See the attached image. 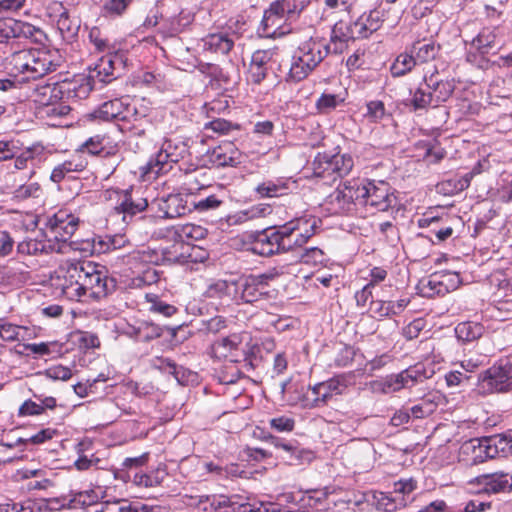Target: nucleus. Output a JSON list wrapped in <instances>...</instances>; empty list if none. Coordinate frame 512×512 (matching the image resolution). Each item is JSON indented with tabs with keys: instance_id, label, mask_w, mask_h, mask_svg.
Returning <instances> with one entry per match:
<instances>
[{
	"instance_id": "obj_45",
	"label": "nucleus",
	"mask_w": 512,
	"mask_h": 512,
	"mask_svg": "<svg viewBox=\"0 0 512 512\" xmlns=\"http://www.w3.org/2000/svg\"><path fill=\"white\" fill-rule=\"evenodd\" d=\"M62 294H65L69 299L75 300L82 303H89L90 300L98 301L103 297L107 296V290H92L88 293V290H70V293L67 290H61Z\"/></svg>"
},
{
	"instance_id": "obj_5",
	"label": "nucleus",
	"mask_w": 512,
	"mask_h": 512,
	"mask_svg": "<svg viewBox=\"0 0 512 512\" xmlns=\"http://www.w3.org/2000/svg\"><path fill=\"white\" fill-rule=\"evenodd\" d=\"M345 376L338 375L327 381L315 384L306 396L305 406L308 408L322 407L335 395H340L346 389Z\"/></svg>"
},
{
	"instance_id": "obj_26",
	"label": "nucleus",
	"mask_w": 512,
	"mask_h": 512,
	"mask_svg": "<svg viewBox=\"0 0 512 512\" xmlns=\"http://www.w3.org/2000/svg\"><path fill=\"white\" fill-rule=\"evenodd\" d=\"M165 218H177L186 215L191 209L181 194H171L163 199L159 205Z\"/></svg>"
},
{
	"instance_id": "obj_40",
	"label": "nucleus",
	"mask_w": 512,
	"mask_h": 512,
	"mask_svg": "<svg viewBox=\"0 0 512 512\" xmlns=\"http://www.w3.org/2000/svg\"><path fill=\"white\" fill-rule=\"evenodd\" d=\"M28 55L29 49H23L15 51L7 58V68L10 70L11 75H24L29 61Z\"/></svg>"
},
{
	"instance_id": "obj_55",
	"label": "nucleus",
	"mask_w": 512,
	"mask_h": 512,
	"mask_svg": "<svg viewBox=\"0 0 512 512\" xmlns=\"http://www.w3.org/2000/svg\"><path fill=\"white\" fill-rule=\"evenodd\" d=\"M42 194V189L38 183H30L21 185L14 193L13 197L17 200H26L28 198H39Z\"/></svg>"
},
{
	"instance_id": "obj_42",
	"label": "nucleus",
	"mask_w": 512,
	"mask_h": 512,
	"mask_svg": "<svg viewBox=\"0 0 512 512\" xmlns=\"http://www.w3.org/2000/svg\"><path fill=\"white\" fill-rule=\"evenodd\" d=\"M289 8V0H278L273 2L264 12L262 23L267 28L270 25H276V19L280 20L285 14V9Z\"/></svg>"
},
{
	"instance_id": "obj_39",
	"label": "nucleus",
	"mask_w": 512,
	"mask_h": 512,
	"mask_svg": "<svg viewBox=\"0 0 512 512\" xmlns=\"http://www.w3.org/2000/svg\"><path fill=\"white\" fill-rule=\"evenodd\" d=\"M57 28L64 39H73L79 31L80 24L77 19H71L68 12L63 10L57 20Z\"/></svg>"
},
{
	"instance_id": "obj_20",
	"label": "nucleus",
	"mask_w": 512,
	"mask_h": 512,
	"mask_svg": "<svg viewBox=\"0 0 512 512\" xmlns=\"http://www.w3.org/2000/svg\"><path fill=\"white\" fill-rule=\"evenodd\" d=\"M327 44L320 38L311 37L303 42L299 47V54L305 56L311 64L316 68L328 54H332L327 49Z\"/></svg>"
},
{
	"instance_id": "obj_50",
	"label": "nucleus",
	"mask_w": 512,
	"mask_h": 512,
	"mask_svg": "<svg viewBox=\"0 0 512 512\" xmlns=\"http://www.w3.org/2000/svg\"><path fill=\"white\" fill-rule=\"evenodd\" d=\"M9 23L13 25V38L33 39L40 32L38 28L27 22L13 19V22Z\"/></svg>"
},
{
	"instance_id": "obj_38",
	"label": "nucleus",
	"mask_w": 512,
	"mask_h": 512,
	"mask_svg": "<svg viewBox=\"0 0 512 512\" xmlns=\"http://www.w3.org/2000/svg\"><path fill=\"white\" fill-rule=\"evenodd\" d=\"M484 327L476 322H461L455 327V333L459 340L464 342L474 341L483 334Z\"/></svg>"
},
{
	"instance_id": "obj_4",
	"label": "nucleus",
	"mask_w": 512,
	"mask_h": 512,
	"mask_svg": "<svg viewBox=\"0 0 512 512\" xmlns=\"http://www.w3.org/2000/svg\"><path fill=\"white\" fill-rule=\"evenodd\" d=\"M364 195L363 205L370 206L376 211L384 212L395 205L396 197L390 185L382 180L364 179Z\"/></svg>"
},
{
	"instance_id": "obj_33",
	"label": "nucleus",
	"mask_w": 512,
	"mask_h": 512,
	"mask_svg": "<svg viewBox=\"0 0 512 512\" xmlns=\"http://www.w3.org/2000/svg\"><path fill=\"white\" fill-rule=\"evenodd\" d=\"M376 506L385 512H394L408 505L409 500L392 493L378 492L374 495Z\"/></svg>"
},
{
	"instance_id": "obj_13",
	"label": "nucleus",
	"mask_w": 512,
	"mask_h": 512,
	"mask_svg": "<svg viewBox=\"0 0 512 512\" xmlns=\"http://www.w3.org/2000/svg\"><path fill=\"white\" fill-rule=\"evenodd\" d=\"M267 440L270 441L274 447L281 449L285 453L282 457L290 465H301L305 462H310L314 457L312 451L300 447L295 440L286 441L272 435H269Z\"/></svg>"
},
{
	"instance_id": "obj_36",
	"label": "nucleus",
	"mask_w": 512,
	"mask_h": 512,
	"mask_svg": "<svg viewBox=\"0 0 512 512\" xmlns=\"http://www.w3.org/2000/svg\"><path fill=\"white\" fill-rule=\"evenodd\" d=\"M411 52L417 63H425L436 57L439 46H436L432 41H417L413 44Z\"/></svg>"
},
{
	"instance_id": "obj_11",
	"label": "nucleus",
	"mask_w": 512,
	"mask_h": 512,
	"mask_svg": "<svg viewBox=\"0 0 512 512\" xmlns=\"http://www.w3.org/2000/svg\"><path fill=\"white\" fill-rule=\"evenodd\" d=\"M279 52L277 47L256 50L251 57L249 77L255 84H260L267 76L271 64L277 61Z\"/></svg>"
},
{
	"instance_id": "obj_19",
	"label": "nucleus",
	"mask_w": 512,
	"mask_h": 512,
	"mask_svg": "<svg viewBox=\"0 0 512 512\" xmlns=\"http://www.w3.org/2000/svg\"><path fill=\"white\" fill-rule=\"evenodd\" d=\"M485 444L487 459H493L499 456H506L512 451V430L504 434L494 435L482 438Z\"/></svg>"
},
{
	"instance_id": "obj_56",
	"label": "nucleus",
	"mask_w": 512,
	"mask_h": 512,
	"mask_svg": "<svg viewBox=\"0 0 512 512\" xmlns=\"http://www.w3.org/2000/svg\"><path fill=\"white\" fill-rule=\"evenodd\" d=\"M145 297L148 302L152 303L150 310L153 312L163 314L166 317H171L177 312L175 306L158 300L157 296L152 293H147Z\"/></svg>"
},
{
	"instance_id": "obj_34",
	"label": "nucleus",
	"mask_w": 512,
	"mask_h": 512,
	"mask_svg": "<svg viewBox=\"0 0 512 512\" xmlns=\"http://www.w3.org/2000/svg\"><path fill=\"white\" fill-rule=\"evenodd\" d=\"M334 159L333 155H329L326 153H319L315 157L312 166L313 173L316 177L329 179L331 181H335V172L334 167L332 166V160Z\"/></svg>"
},
{
	"instance_id": "obj_41",
	"label": "nucleus",
	"mask_w": 512,
	"mask_h": 512,
	"mask_svg": "<svg viewBox=\"0 0 512 512\" xmlns=\"http://www.w3.org/2000/svg\"><path fill=\"white\" fill-rule=\"evenodd\" d=\"M160 282V271L153 266H148L132 279V288H142L143 286H151Z\"/></svg>"
},
{
	"instance_id": "obj_1",
	"label": "nucleus",
	"mask_w": 512,
	"mask_h": 512,
	"mask_svg": "<svg viewBox=\"0 0 512 512\" xmlns=\"http://www.w3.org/2000/svg\"><path fill=\"white\" fill-rule=\"evenodd\" d=\"M189 154L186 141L178 138L166 139L161 149L141 167L142 176L147 180L155 179L160 174L168 172L172 168V163H177Z\"/></svg>"
},
{
	"instance_id": "obj_32",
	"label": "nucleus",
	"mask_w": 512,
	"mask_h": 512,
	"mask_svg": "<svg viewBox=\"0 0 512 512\" xmlns=\"http://www.w3.org/2000/svg\"><path fill=\"white\" fill-rule=\"evenodd\" d=\"M125 333L131 338L148 342L159 338L162 335V329L158 325L143 321L137 327L129 326Z\"/></svg>"
},
{
	"instance_id": "obj_43",
	"label": "nucleus",
	"mask_w": 512,
	"mask_h": 512,
	"mask_svg": "<svg viewBox=\"0 0 512 512\" xmlns=\"http://www.w3.org/2000/svg\"><path fill=\"white\" fill-rule=\"evenodd\" d=\"M417 64L414 55L410 53H401L393 62L390 70L395 77H400L410 72Z\"/></svg>"
},
{
	"instance_id": "obj_27",
	"label": "nucleus",
	"mask_w": 512,
	"mask_h": 512,
	"mask_svg": "<svg viewBox=\"0 0 512 512\" xmlns=\"http://www.w3.org/2000/svg\"><path fill=\"white\" fill-rule=\"evenodd\" d=\"M425 85L432 92L434 106L447 101L452 95L455 85L450 80H435L433 75L425 77Z\"/></svg>"
},
{
	"instance_id": "obj_47",
	"label": "nucleus",
	"mask_w": 512,
	"mask_h": 512,
	"mask_svg": "<svg viewBox=\"0 0 512 512\" xmlns=\"http://www.w3.org/2000/svg\"><path fill=\"white\" fill-rule=\"evenodd\" d=\"M465 453H471L472 462L474 464L482 463L487 460L485 444L482 443V438L472 439L463 446Z\"/></svg>"
},
{
	"instance_id": "obj_49",
	"label": "nucleus",
	"mask_w": 512,
	"mask_h": 512,
	"mask_svg": "<svg viewBox=\"0 0 512 512\" xmlns=\"http://www.w3.org/2000/svg\"><path fill=\"white\" fill-rule=\"evenodd\" d=\"M333 156L332 166L334 167L336 179L346 176L354 165L352 157L347 154H335Z\"/></svg>"
},
{
	"instance_id": "obj_59",
	"label": "nucleus",
	"mask_w": 512,
	"mask_h": 512,
	"mask_svg": "<svg viewBox=\"0 0 512 512\" xmlns=\"http://www.w3.org/2000/svg\"><path fill=\"white\" fill-rule=\"evenodd\" d=\"M132 0H106L103 5V11L109 16H120L122 15Z\"/></svg>"
},
{
	"instance_id": "obj_54",
	"label": "nucleus",
	"mask_w": 512,
	"mask_h": 512,
	"mask_svg": "<svg viewBox=\"0 0 512 512\" xmlns=\"http://www.w3.org/2000/svg\"><path fill=\"white\" fill-rule=\"evenodd\" d=\"M412 105L415 110L426 109L430 105L434 106V100L430 89L419 87L413 94Z\"/></svg>"
},
{
	"instance_id": "obj_46",
	"label": "nucleus",
	"mask_w": 512,
	"mask_h": 512,
	"mask_svg": "<svg viewBox=\"0 0 512 512\" xmlns=\"http://www.w3.org/2000/svg\"><path fill=\"white\" fill-rule=\"evenodd\" d=\"M286 189L287 187L284 183L278 184L273 181H266L259 184L255 191L260 198H272L283 195Z\"/></svg>"
},
{
	"instance_id": "obj_23",
	"label": "nucleus",
	"mask_w": 512,
	"mask_h": 512,
	"mask_svg": "<svg viewBox=\"0 0 512 512\" xmlns=\"http://www.w3.org/2000/svg\"><path fill=\"white\" fill-rule=\"evenodd\" d=\"M121 64V57L117 54L103 56L89 75H94V80L98 79L99 82L108 83L113 79L116 65Z\"/></svg>"
},
{
	"instance_id": "obj_6",
	"label": "nucleus",
	"mask_w": 512,
	"mask_h": 512,
	"mask_svg": "<svg viewBox=\"0 0 512 512\" xmlns=\"http://www.w3.org/2000/svg\"><path fill=\"white\" fill-rule=\"evenodd\" d=\"M29 61L22 80L39 79L59 66L57 56L50 51L40 49H29Z\"/></svg>"
},
{
	"instance_id": "obj_8",
	"label": "nucleus",
	"mask_w": 512,
	"mask_h": 512,
	"mask_svg": "<svg viewBox=\"0 0 512 512\" xmlns=\"http://www.w3.org/2000/svg\"><path fill=\"white\" fill-rule=\"evenodd\" d=\"M243 500L240 495H202L198 497L196 506L203 512H243Z\"/></svg>"
},
{
	"instance_id": "obj_14",
	"label": "nucleus",
	"mask_w": 512,
	"mask_h": 512,
	"mask_svg": "<svg viewBox=\"0 0 512 512\" xmlns=\"http://www.w3.org/2000/svg\"><path fill=\"white\" fill-rule=\"evenodd\" d=\"M107 271L105 267L88 262L84 263L77 271L76 284L78 288H94L102 286L107 288Z\"/></svg>"
},
{
	"instance_id": "obj_3",
	"label": "nucleus",
	"mask_w": 512,
	"mask_h": 512,
	"mask_svg": "<svg viewBox=\"0 0 512 512\" xmlns=\"http://www.w3.org/2000/svg\"><path fill=\"white\" fill-rule=\"evenodd\" d=\"M478 381L483 391L508 392L512 390V361L502 359L483 371Z\"/></svg>"
},
{
	"instance_id": "obj_60",
	"label": "nucleus",
	"mask_w": 512,
	"mask_h": 512,
	"mask_svg": "<svg viewBox=\"0 0 512 512\" xmlns=\"http://www.w3.org/2000/svg\"><path fill=\"white\" fill-rule=\"evenodd\" d=\"M177 234L180 238H191L193 240H201L205 238L207 231L201 226L193 225V224H186L182 226L179 231H177Z\"/></svg>"
},
{
	"instance_id": "obj_44",
	"label": "nucleus",
	"mask_w": 512,
	"mask_h": 512,
	"mask_svg": "<svg viewBox=\"0 0 512 512\" xmlns=\"http://www.w3.org/2000/svg\"><path fill=\"white\" fill-rule=\"evenodd\" d=\"M60 86L56 84L36 85L34 88L35 101L42 105H50L53 98L61 93Z\"/></svg>"
},
{
	"instance_id": "obj_63",
	"label": "nucleus",
	"mask_w": 512,
	"mask_h": 512,
	"mask_svg": "<svg viewBox=\"0 0 512 512\" xmlns=\"http://www.w3.org/2000/svg\"><path fill=\"white\" fill-rule=\"evenodd\" d=\"M159 474V472H156L155 474H136L134 476V483L144 487L158 486L164 479V472H162L161 476Z\"/></svg>"
},
{
	"instance_id": "obj_35",
	"label": "nucleus",
	"mask_w": 512,
	"mask_h": 512,
	"mask_svg": "<svg viewBox=\"0 0 512 512\" xmlns=\"http://www.w3.org/2000/svg\"><path fill=\"white\" fill-rule=\"evenodd\" d=\"M440 397L436 394L429 393L425 395L419 403L410 408L412 416L416 419H422L430 416L438 407V399Z\"/></svg>"
},
{
	"instance_id": "obj_7",
	"label": "nucleus",
	"mask_w": 512,
	"mask_h": 512,
	"mask_svg": "<svg viewBox=\"0 0 512 512\" xmlns=\"http://www.w3.org/2000/svg\"><path fill=\"white\" fill-rule=\"evenodd\" d=\"M365 193H367V190H364V179L351 180L337 188L331 196V201L338 205L341 212L347 213L352 210L355 204L363 205Z\"/></svg>"
},
{
	"instance_id": "obj_16",
	"label": "nucleus",
	"mask_w": 512,
	"mask_h": 512,
	"mask_svg": "<svg viewBox=\"0 0 512 512\" xmlns=\"http://www.w3.org/2000/svg\"><path fill=\"white\" fill-rule=\"evenodd\" d=\"M94 75H78L73 80L60 85L61 94L75 101L86 99L94 87Z\"/></svg>"
},
{
	"instance_id": "obj_15",
	"label": "nucleus",
	"mask_w": 512,
	"mask_h": 512,
	"mask_svg": "<svg viewBox=\"0 0 512 512\" xmlns=\"http://www.w3.org/2000/svg\"><path fill=\"white\" fill-rule=\"evenodd\" d=\"M478 484L489 494L512 491V471H495L477 477Z\"/></svg>"
},
{
	"instance_id": "obj_10",
	"label": "nucleus",
	"mask_w": 512,
	"mask_h": 512,
	"mask_svg": "<svg viewBox=\"0 0 512 512\" xmlns=\"http://www.w3.org/2000/svg\"><path fill=\"white\" fill-rule=\"evenodd\" d=\"M360 38H362L361 34L355 28L354 21L339 20L331 29L330 40L326 43L327 49L332 54H342L348 48L350 42Z\"/></svg>"
},
{
	"instance_id": "obj_30",
	"label": "nucleus",
	"mask_w": 512,
	"mask_h": 512,
	"mask_svg": "<svg viewBox=\"0 0 512 512\" xmlns=\"http://www.w3.org/2000/svg\"><path fill=\"white\" fill-rule=\"evenodd\" d=\"M277 277H279V274L276 271H269L258 275L242 276L237 280H224L223 282L226 287L231 283L238 288L247 289L252 286H267L270 284V281Z\"/></svg>"
},
{
	"instance_id": "obj_57",
	"label": "nucleus",
	"mask_w": 512,
	"mask_h": 512,
	"mask_svg": "<svg viewBox=\"0 0 512 512\" xmlns=\"http://www.w3.org/2000/svg\"><path fill=\"white\" fill-rule=\"evenodd\" d=\"M409 387L414 386L416 383L423 382L428 378L423 365L417 364L402 371Z\"/></svg>"
},
{
	"instance_id": "obj_25",
	"label": "nucleus",
	"mask_w": 512,
	"mask_h": 512,
	"mask_svg": "<svg viewBox=\"0 0 512 512\" xmlns=\"http://www.w3.org/2000/svg\"><path fill=\"white\" fill-rule=\"evenodd\" d=\"M498 28L485 27L471 41V46L481 54H488L492 49L498 48Z\"/></svg>"
},
{
	"instance_id": "obj_17",
	"label": "nucleus",
	"mask_w": 512,
	"mask_h": 512,
	"mask_svg": "<svg viewBox=\"0 0 512 512\" xmlns=\"http://www.w3.org/2000/svg\"><path fill=\"white\" fill-rule=\"evenodd\" d=\"M258 362L257 355H252V358H246L243 361L229 362L230 365H226L221 371L220 381L224 384H233L253 371Z\"/></svg>"
},
{
	"instance_id": "obj_28",
	"label": "nucleus",
	"mask_w": 512,
	"mask_h": 512,
	"mask_svg": "<svg viewBox=\"0 0 512 512\" xmlns=\"http://www.w3.org/2000/svg\"><path fill=\"white\" fill-rule=\"evenodd\" d=\"M124 109V104L120 99H113L104 102L92 113V116L103 121L124 120L126 118Z\"/></svg>"
},
{
	"instance_id": "obj_48",
	"label": "nucleus",
	"mask_w": 512,
	"mask_h": 512,
	"mask_svg": "<svg viewBox=\"0 0 512 512\" xmlns=\"http://www.w3.org/2000/svg\"><path fill=\"white\" fill-rule=\"evenodd\" d=\"M211 119H212L211 121L205 123V125H204L205 130H212L213 132H215L217 134L225 135L233 130L240 129L239 124L232 123L230 121H227L226 119L217 118V117L211 118Z\"/></svg>"
},
{
	"instance_id": "obj_18",
	"label": "nucleus",
	"mask_w": 512,
	"mask_h": 512,
	"mask_svg": "<svg viewBox=\"0 0 512 512\" xmlns=\"http://www.w3.org/2000/svg\"><path fill=\"white\" fill-rule=\"evenodd\" d=\"M209 157L210 161L217 167H235L242 160L241 152L232 142H226L215 147Z\"/></svg>"
},
{
	"instance_id": "obj_53",
	"label": "nucleus",
	"mask_w": 512,
	"mask_h": 512,
	"mask_svg": "<svg viewBox=\"0 0 512 512\" xmlns=\"http://www.w3.org/2000/svg\"><path fill=\"white\" fill-rule=\"evenodd\" d=\"M344 101L339 95L323 93L316 102L320 113L327 114Z\"/></svg>"
},
{
	"instance_id": "obj_64",
	"label": "nucleus",
	"mask_w": 512,
	"mask_h": 512,
	"mask_svg": "<svg viewBox=\"0 0 512 512\" xmlns=\"http://www.w3.org/2000/svg\"><path fill=\"white\" fill-rule=\"evenodd\" d=\"M21 327L0 319V338L4 341H16Z\"/></svg>"
},
{
	"instance_id": "obj_51",
	"label": "nucleus",
	"mask_w": 512,
	"mask_h": 512,
	"mask_svg": "<svg viewBox=\"0 0 512 512\" xmlns=\"http://www.w3.org/2000/svg\"><path fill=\"white\" fill-rule=\"evenodd\" d=\"M242 509L245 510V512H288L277 503L260 501L248 502L245 500H243Z\"/></svg>"
},
{
	"instance_id": "obj_24",
	"label": "nucleus",
	"mask_w": 512,
	"mask_h": 512,
	"mask_svg": "<svg viewBox=\"0 0 512 512\" xmlns=\"http://www.w3.org/2000/svg\"><path fill=\"white\" fill-rule=\"evenodd\" d=\"M203 49L226 55L228 54L234 46V39L227 33L219 32L208 34L206 37L202 39Z\"/></svg>"
},
{
	"instance_id": "obj_2",
	"label": "nucleus",
	"mask_w": 512,
	"mask_h": 512,
	"mask_svg": "<svg viewBox=\"0 0 512 512\" xmlns=\"http://www.w3.org/2000/svg\"><path fill=\"white\" fill-rule=\"evenodd\" d=\"M244 334L233 333L215 340L211 345V356L228 362H239L256 355L255 345H243Z\"/></svg>"
},
{
	"instance_id": "obj_52",
	"label": "nucleus",
	"mask_w": 512,
	"mask_h": 512,
	"mask_svg": "<svg viewBox=\"0 0 512 512\" xmlns=\"http://www.w3.org/2000/svg\"><path fill=\"white\" fill-rule=\"evenodd\" d=\"M403 388H409V386L402 371L386 377L382 383V391L386 394L400 391Z\"/></svg>"
},
{
	"instance_id": "obj_37",
	"label": "nucleus",
	"mask_w": 512,
	"mask_h": 512,
	"mask_svg": "<svg viewBox=\"0 0 512 512\" xmlns=\"http://www.w3.org/2000/svg\"><path fill=\"white\" fill-rule=\"evenodd\" d=\"M69 246L71 249L81 252L83 256H89L103 254L105 244L102 242V236H95L81 241H71Z\"/></svg>"
},
{
	"instance_id": "obj_9",
	"label": "nucleus",
	"mask_w": 512,
	"mask_h": 512,
	"mask_svg": "<svg viewBox=\"0 0 512 512\" xmlns=\"http://www.w3.org/2000/svg\"><path fill=\"white\" fill-rule=\"evenodd\" d=\"M79 219L65 211L50 217L46 224L47 235L58 242H67L77 230Z\"/></svg>"
},
{
	"instance_id": "obj_21",
	"label": "nucleus",
	"mask_w": 512,
	"mask_h": 512,
	"mask_svg": "<svg viewBox=\"0 0 512 512\" xmlns=\"http://www.w3.org/2000/svg\"><path fill=\"white\" fill-rule=\"evenodd\" d=\"M79 151H86L91 155L109 157L116 154L117 146L111 145V141L108 136L98 134L87 139L80 146Z\"/></svg>"
},
{
	"instance_id": "obj_22",
	"label": "nucleus",
	"mask_w": 512,
	"mask_h": 512,
	"mask_svg": "<svg viewBox=\"0 0 512 512\" xmlns=\"http://www.w3.org/2000/svg\"><path fill=\"white\" fill-rule=\"evenodd\" d=\"M384 11L373 9L368 13L362 14L355 22V28L360 32L362 38L369 37L382 26L384 21Z\"/></svg>"
},
{
	"instance_id": "obj_29",
	"label": "nucleus",
	"mask_w": 512,
	"mask_h": 512,
	"mask_svg": "<svg viewBox=\"0 0 512 512\" xmlns=\"http://www.w3.org/2000/svg\"><path fill=\"white\" fill-rule=\"evenodd\" d=\"M309 60L310 59L299 54V49L297 48L292 57L288 79L294 82L305 79L315 69Z\"/></svg>"
},
{
	"instance_id": "obj_58",
	"label": "nucleus",
	"mask_w": 512,
	"mask_h": 512,
	"mask_svg": "<svg viewBox=\"0 0 512 512\" xmlns=\"http://www.w3.org/2000/svg\"><path fill=\"white\" fill-rule=\"evenodd\" d=\"M94 512H139L138 509L131 504L123 501L104 502L95 509Z\"/></svg>"
},
{
	"instance_id": "obj_61",
	"label": "nucleus",
	"mask_w": 512,
	"mask_h": 512,
	"mask_svg": "<svg viewBox=\"0 0 512 512\" xmlns=\"http://www.w3.org/2000/svg\"><path fill=\"white\" fill-rule=\"evenodd\" d=\"M297 257L304 263H318L323 260V251L318 247L298 250Z\"/></svg>"
},
{
	"instance_id": "obj_12",
	"label": "nucleus",
	"mask_w": 512,
	"mask_h": 512,
	"mask_svg": "<svg viewBox=\"0 0 512 512\" xmlns=\"http://www.w3.org/2000/svg\"><path fill=\"white\" fill-rule=\"evenodd\" d=\"M245 237L251 242L250 250L261 256H271L285 247L283 242L279 243L281 240L279 235L272 232L269 234L267 230L250 232Z\"/></svg>"
},
{
	"instance_id": "obj_31",
	"label": "nucleus",
	"mask_w": 512,
	"mask_h": 512,
	"mask_svg": "<svg viewBox=\"0 0 512 512\" xmlns=\"http://www.w3.org/2000/svg\"><path fill=\"white\" fill-rule=\"evenodd\" d=\"M148 206L146 199L139 198L137 201L133 200L131 194L126 191L122 202L115 207L117 213L123 215V221L127 222L128 218H132L137 213L144 211Z\"/></svg>"
},
{
	"instance_id": "obj_62",
	"label": "nucleus",
	"mask_w": 512,
	"mask_h": 512,
	"mask_svg": "<svg viewBox=\"0 0 512 512\" xmlns=\"http://www.w3.org/2000/svg\"><path fill=\"white\" fill-rule=\"evenodd\" d=\"M417 485L413 479L399 480L394 483L393 493L398 496H403L409 500V503L413 500L410 499V494L416 489Z\"/></svg>"
}]
</instances>
